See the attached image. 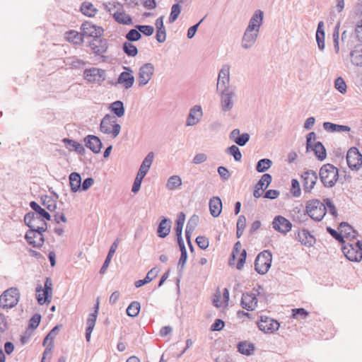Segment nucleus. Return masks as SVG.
Segmentation results:
<instances>
[{"instance_id":"bf43d9fd","label":"nucleus","mask_w":362,"mask_h":362,"mask_svg":"<svg viewBox=\"0 0 362 362\" xmlns=\"http://www.w3.org/2000/svg\"><path fill=\"white\" fill-rule=\"evenodd\" d=\"M141 34L136 28L131 29L125 35L126 39L129 42L138 41L141 38Z\"/></svg>"},{"instance_id":"6e6d98bb","label":"nucleus","mask_w":362,"mask_h":362,"mask_svg":"<svg viewBox=\"0 0 362 362\" xmlns=\"http://www.w3.org/2000/svg\"><path fill=\"white\" fill-rule=\"evenodd\" d=\"M36 293L44 292L47 296L48 293H52V284L49 278H47L45 282L44 288L41 285H37L35 289Z\"/></svg>"},{"instance_id":"39448f33","label":"nucleus","mask_w":362,"mask_h":362,"mask_svg":"<svg viewBox=\"0 0 362 362\" xmlns=\"http://www.w3.org/2000/svg\"><path fill=\"white\" fill-rule=\"evenodd\" d=\"M272 260V253L268 250L260 252L255 261V269L259 274H266L271 267Z\"/></svg>"},{"instance_id":"a19ab883","label":"nucleus","mask_w":362,"mask_h":362,"mask_svg":"<svg viewBox=\"0 0 362 362\" xmlns=\"http://www.w3.org/2000/svg\"><path fill=\"white\" fill-rule=\"evenodd\" d=\"M238 351L246 356H251L255 351L254 344L247 341H240L238 344Z\"/></svg>"},{"instance_id":"a211bd4d","label":"nucleus","mask_w":362,"mask_h":362,"mask_svg":"<svg viewBox=\"0 0 362 362\" xmlns=\"http://www.w3.org/2000/svg\"><path fill=\"white\" fill-rule=\"evenodd\" d=\"M230 82V67L228 65H224L220 70L218 76V81L216 85L217 90H221L228 86Z\"/></svg>"},{"instance_id":"2eb2a0df","label":"nucleus","mask_w":362,"mask_h":362,"mask_svg":"<svg viewBox=\"0 0 362 362\" xmlns=\"http://www.w3.org/2000/svg\"><path fill=\"white\" fill-rule=\"evenodd\" d=\"M260 330L266 333H272L279 329L280 324L275 320L267 317L261 316L260 320L257 323Z\"/></svg>"},{"instance_id":"09e8293b","label":"nucleus","mask_w":362,"mask_h":362,"mask_svg":"<svg viewBox=\"0 0 362 362\" xmlns=\"http://www.w3.org/2000/svg\"><path fill=\"white\" fill-rule=\"evenodd\" d=\"M65 63L66 65H69L71 68L76 69L83 68L86 64L85 62L76 58V57L66 58Z\"/></svg>"},{"instance_id":"412c9836","label":"nucleus","mask_w":362,"mask_h":362,"mask_svg":"<svg viewBox=\"0 0 362 362\" xmlns=\"http://www.w3.org/2000/svg\"><path fill=\"white\" fill-rule=\"evenodd\" d=\"M258 33L259 32L254 31L247 28L242 39V47L245 49L252 47L257 39Z\"/></svg>"},{"instance_id":"69168bd1","label":"nucleus","mask_w":362,"mask_h":362,"mask_svg":"<svg viewBox=\"0 0 362 362\" xmlns=\"http://www.w3.org/2000/svg\"><path fill=\"white\" fill-rule=\"evenodd\" d=\"M136 28L139 30L140 33H143L146 36H151L154 32V28L151 25H137Z\"/></svg>"},{"instance_id":"8fccbe9b","label":"nucleus","mask_w":362,"mask_h":362,"mask_svg":"<svg viewBox=\"0 0 362 362\" xmlns=\"http://www.w3.org/2000/svg\"><path fill=\"white\" fill-rule=\"evenodd\" d=\"M182 185V180L178 175H173L168 180L166 187L169 190H174Z\"/></svg>"},{"instance_id":"0eeeda50","label":"nucleus","mask_w":362,"mask_h":362,"mask_svg":"<svg viewBox=\"0 0 362 362\" xmlns=\"http://www.w3.org/2000/svg\"><path fill=\"white\" fill-rule=\"evenodd\" d=\"M346 162L351 170L358 171L362 167V154L356 147H351L346 153Z\"/></svg>"},{"instance_id":"72a5a7b5","label":"nucleus","mask_w":362,"mask_h":362,"mask_svg":"<svg viewBox=\"0 0 362 362\" xmlns=\"http://www.w3.org/2000/svg\"><path fill=\"white\" fill-rule=\"evenodd\" d=\"M118 247V239H117L111 245L109 252L107 253V255L105 258V260L102 266V267L100 269V274H103L105 273L107 267H109V264L110 263L111 259L112 256L114 255L117 248Z\"/></svg>"},{"instance_id":"9b49d317","label":"nucleus","mask_w":362,"mask_h":362,"mask_svg":"<svg viewBox=\"0 0 362 362\" xmlns=\"http://www.w3.org/2000/svg\"><path fill=\"white\" fill-rule=\"evenodd\" d=\"M154 66L152 63H146L139 70V86H144L151 79L154 74Z\"/></svg>"},{"instance_id":"4d7b16f0","label":"nucleus","mask_w":362,"mask_h":362,"mask_svg":"<svg viewBox=\"0 0 362 362\" xmlns=\"http://www.w3.org/2000/svg\"><path fill=\"white\" fill-rule=\"evenodd\" d=\"M180 12H181V7L180 6V4H178L177 2V4H173L171 8V12H170V16L168 18L169 23H174L178 18Z\"/></svg>"},{"instance_id":"338daca9","label":"nucleus","mask_w":362,"mask_h":362,"mask_svg":"<svg viewBox=\"0 0 362 362\" xmlns=\"http://www.w3.org/2000/svg\"><path fill=\"white\" fill-rule=\"evenodd\" d=\"M291 194L294 197H298L301 194L299 182L296 179L291 180Z\"/></svg>"},{"instance_id":"aec40b11","label":"nucleus","mask_w":362,"mask_h":362,"mask_svg":"<svg viewBox=\"0 0 362 362\" xmlns=\"http://www.w3.org/2000/svg\"><path fill=\"white\" fill-rule=\"evenodd\" d=\"M41 315L35 313L28 321V325L24 332V344L29 339L34 333V330L39 326L41 321Z\"/></svg>"},{"instance_id":"680f3d73","label":"nucleus","mask_w":362,"mask_h":362,"mask_svg":"<svg viewBox=\"0 0 362 362\" xmlns=\"http://www.w3.org/2000/svg\"><path fill=\"white\" fill-rule=\"evenodd\" d=\"M36 298L40 305L49 303L52 300V294L48 293L46 296L44 292L36 293Z\"/></svg>"},{"instance_id":"774afa93","label":"nucleus","mask_w":362,"mask_h":362,"mask_svg":"<svg viewBox=\"0 0 362 362\" xmlns=\"http://www.w3.org/2000/svg\"><path fill=\"white\" fill-rule=\"evenodd\" d=\"M59 325H56L54 327L51 331L48 333V334L46 336L43 341V345H45L47 341H50L49 343L53 344V340L55 338V337L57 335L59 332Z\"/></svg>"},{"instance_id":"5701e85b","label":"nucleus","mask_w":362,"mask_h":362,"mask_svg":"<svg viewBox=\"0 0 362 362\" xmlns=\"http://www.w3.org/2000/svg\"><path fill=\"white\" fill-rule=\"evenodd\" d=\"M85 145L94 153L100 152L103 144L100 139L95 135H88L84 138Z\"/></svg>"},{"instance_id":"603ef678","label":"nucleus","mask_w":362,"mask_h":362,"mask_svg":"<svg viewBox=\"0 0 362 362\" xmlns=\"http://www.w3.org/2000/svg\"><path fill=\"white\" fill-rule=\"evenodd\" d=\"M272 180V175L270 174L265 173L261 177L260 180L258 181L255 186L262 189V190H264L271 184Z\"/></svg>"},{"instance_id":"423d86ee","label":"nucleus","mask_w":362,"mask_h":362,"mask_svg":"<svg viewBox=\"0 0 362 362\" xmlns=\"http://www.w3.org/2000/svg\"><path fill=\"white\" fill-rule=\"evenodd\" d=\"M220 91V106L224 112L230 111L234 106L235 98L236 96L234 89L226 88Z\"/></svg>"},{"instance_id":"1a4fd4ad","label":"nucleus","mask_w":362,"mask_h":362,"mask_svg":"<svg viewBox=\"0 0 362 362\" xmlns=\"http://www.w3.org/2000/svg\"><path fill=\"white\" fill-rule=\"evenodd\" d=\"M45 230L41 229H30L26 232L24 238L26 239L28 244L33 245L34 247H40L45 242L42 233Z\"/></svg>"},{"instance_id":"ea45409f","label":"nucleus","mask_w":362,"mask_h":362,"mask_svg":"<svg viewBox=\"0 0 362 362\" xmlns=\"http://www.w3.org/2000/svg\"><path fill=\"white\" fill-rule=\"evenodd\" d=\"M113 18L119 24L132 25L133 23L132 18L123 11H116L113 14Z\"/></svg>"},{"instance_id":"5fc2aeb1","label":"nucleus","mask_w":362,"mask_h":362,"mask_svg":"<svg viewBox=\"0 0 362 362\" xmlns=\"http://www.w3.org/2000/svg\"><path fill=\"white\" fill-rule=\"evenodd\" d=\"M226 152L232 156L235 161H240L242 159V153L239 148L235 145H232L227 148Z\"/></svg>"},{"instance_id":"a18cd8bd","label":"nucleus","mask_w":362,"mask_h":362,"mask_svg":"<svg viewBox=\"0 0 362 362\" xmlns=\"http://www.w3.org/2000/svg\"><path fill=\"white\" fill-rule=\"evenodd\" d=\"M158 271L156 268L151 269L146 274L144 279L138 280L135 282V286L139 288L149 282H151L156 276Z\"/></svg>"},{"instance_id":"f704fd0d","label":"nucleus","mask_w":362,"mask_h":362,"mask_svg":"<svg viewBox=\"0 0 362 362\" xmlns=\"http://www.w3.org/2000/svg\"><path fill=\"white\" fill-rule=\"evenodd\" d=\"M30 206L33 209V211H30L29 213H33L34 215L40 216V217L47 220H51V215L45 211V209L42 208L37 202L34 201L31 202L30 203Z\"/></svg>"},{"instance_id":"13d9d810","label":"nucleus","mask_w":362,"mask_h":362,"mask_svg":"<svg viewBox=\"0 0 362 362\" xmlns=\"http://www.w3.org/2000/svg\"><path fill=\"white\" fill-rule=\"evenodd\" d=\"M42 205L49 211L52 212L57 209V203L55 200H53L50 197L45 196L42 198Z\"/></svg>"},{"instance_id":"c85d7f7f","label":"nucleus","mask_w":362,"mask_h":362,"mask_svg":"<svg viewBox=\"0 0 362 362\" xmlns=\"http://www.w3.org/2000/svg\"><path fill=\"white\" fill-rule=\"evenodd\" d=\"M185 221V214L183 212L179 213L177 220L175 221V233L177 236V243H184L182 239V228Z\"/></svg>"},{"instance_id":"864d4df0","label":"nucleus","mask_w":362,"mask_h":362,"mask_svg":"<svg viewBox=\"0 0 362 362\" xmlns=\"http://www.w3.org/2000/svg\"><path fill=\"white\" fill-rule=\"evenodd\" d=\"M272 165V161L269 158L260 159L256 165V170L259 173L267 171Z\"/></svg>"},{"instance_id":"f3484780","label":"nucleus","mask_w":362,"mask_h":362,"mask_svg":"<svg viewBox=\"0 0 362 362\" xmlns=\"http://www.w3.org/2000/svg\"><path fill=\"white\" fill-rule=\"evenodd\" d=\"M272 226L274 230L281 233L286 234L289 232L292 228V223L281 216H276L272 221Z\"/></svg>"},{"instance_id":"052dcab7","label":"nucleus","mask_w":362,"mask_h":362,"mask_svg":"<svg viewBox=\"0 0 362 362\" xmlns=\"http://www.w3.org/2000/svg\"><path fill=\"white\" fill-rule=\"evenodd\" d=\"M335 88L341 93L344 94L346 92V84L344 78L341 76L337 77L334 81Z\"/></svg>"},{"instance_id":"3c124183","label":"nucleus","mask_w":362,"mask_h":362,"mask_svg":"<svg viewBox=\"0 0 362 362\" xmlns=\"http://www.w3.org/2000/svg\"><path fill=\"white\" fill-rule=\"evenodd\" d=\"M141 309L140 303L137 301L132 302L127 308V314L128 316L135 317L138 316Z\"/></svg>"},{"instance_id":"de8ad7c7","label":"nucleus","mask_w":362,"mask_h":362,"mask_svg":"<svg viewBox=\"0 0 362 362\" xmlns=\"http://www.w3.org/2000/svg\"><path fill=\"white\" fill-rule=\"evenodd\" d=\"M178 245L180 247L181 255L178 262L177 267L179 270H182L187 259V252L184 243H179Z\"/></svg>"},{"instance_id":"393cba45","label":"nucleus","mask_w":362,"mask_h":362,"mask_svg":"<svg viewBox=\"0 0 362 362\" xmlns=\"http://www.w3.org/2000/svg\"><path fill=\"white\" fill-rule=\"evenodd\" d=\"M264 13L261 10H257L252 16L247 28L256 32H259L260 26L263 22Z\"/></svg>"},{"instance_id":"b1692460","label":"nucleus","mask_w":362,"mask_h":362,"mask_svg":"<svg viewBox=\"0 0 362 362\" xmlns=\"http://www.w3.org/2000/svg\"><path fill=\"white\" fill-rule=\"evenodd\" d=\"M229 138L237 145L240 146H244L249 141L250 136L247 133L240 134V131L239 129H234L230 133Z\"/></svg>"},{"instance_id":"bb28decb","label":"nucleus","mask_w":362,"mask_h":362,"mask_svg":"<svg viewBox=\"0 0 362 362\" xmlns=\"http://www.w3.org/2000/svg\"><path fill=\"white\" fill-rule=\"evenodd\" d=\"M222 209V202L221 199L218 197H213L209 200V211L211 215L216 218L218 217Z\"/></svg>"},{"instance_id":"a878e982","label":"nucleus","mask_w":362,"mask_h":362,"mask_svg":"<svg viewBox=\"0 0 362 362\" xmlns=\"http://www.w3.org/2000/svg\"><path fill=\"white\" fill-rule=\"evenodd\" d=\"M298 240L301 243V244L310 247L313 246L315 243V239L313 235H312L308 230L303 229L299 231L297 235Z\"/></svg>"},{"instance_id":"58836bf2","label":"nucleus","mask_w":362,"mask_h":362,"mask_svg":"<svg viewBox=\"0 0 362 362\" xmlns=\"http://www.w3.org/2000/svg\"><path fill=\"white\" fill-rule=\"evenodd\" d=\"M69 183L73 192H76L81 188V177L79 173L74 172L69 175Z\"/></svg>"},{"instance_id":"f03ea898","label":"nucleus","mask_w":362,"mask_h":362,"mask_svg":"<svg viewBox=\"0 0 362 362\" xmlns=\"http://www.w3.org/2000/svg\"><path fill=\"white\" fill-rule=\"evenodd\" d=\"M305 213L314 221H320L327 213L326 206L324 202L314 199L307 202Z\"/></svg>"},{"instance_id":"cd10ccee","label":"nucleus","mask_w":362,"mask_h":362,"mask_svg":"<svg viewBox=\"0 0 362 362\" xmlns=\"http://www.w3.org/2000/svg\"><path fill=\"white\" fill-rule=\"evenodd\" d=\"M171 228V221L168 218H163L160 221L157 233L158 236L164 238H165L170 232Z\"/></svg>"},{"instance_id":"49530a36","label":"nucleus","mask_w":362,"mask_h":362,"mask_svg":"<svg viewBox=\"0 0 362 362\" xmlns=\"http://www.w3.org/2000/svg\"><path fill=\"white\" fill-rule=\"evenodd\" d=\"M122 50L128 57H135L138 54L137 47L132 42H124L122 45Z\"/></svg>"},{"instance_id":"dca6fc26","label":"nucleus","mask_w":362,"mask_h":362,"mask_svg":"<svg viewBox=\"0 0 362 362\" xmlns=\"http://www.w3.org/2000/svg\"><path fill=\"white\" fill-rule=\"evenodd\" d=\"M123 68L127 71H123L119 74L117 83L122 84L125 89H129L133 86L135 81L132 74L133 71L129 66H124Z\"/></svg>"},{"instance_id":"7c9ffc66","label":"nucleus","mask_w":362,"mask_h":362,"mask_svg":"<svg viewBox=\"0 0 362 362\" xmlns=\"http://www.w3.org/2000/svg\"><path fill=\"white\" fill-rule=\"evenodd\" d=\"M351 63L357 66H362V45H356L350 53Z\"/></svg>"},{"instance_id":"c756f323","label":"nucleus","mask_w":362,"mask_h":362,"mask_svg":"<svg viewBox=\"0 0 362 362\" xmlns=\"http://www.w3.org/2000/svg\"><path fill=\"white\" fill-rule=\"evenodd\" d=\"M62 141L65 144L66 148H68L69 150H70V151L74 150L76 152H77L78 154H81V155L85 154L86 149L84 148L83 145L81 144L80 143H78L74 140L68 139V138L64 139L62 140Z\"/></svg>"},{"instance_id":"473e14b6","label":"nucleus","mask_w":362,"mask_h":362,"mask_svg":"<svg viewBox=\"0 0 362 362\" xmlns=\"http://www.w3.org/2000/svg\"><path fill=\"white\" fill-rule=\"evenodd\" d=\"M66 39L69 42L80 45L84 41V37L81 32L78 33L76 30H71L65 33Z\"/></svg>"},{"instance_id":"c9c22d12","label":"nucleus","mask_w":362,"mask_h":362,"mask_svg":"<svg viewBox=\"0 0 362 362\" xmlns=\"http://www.w3.org/2000/svg\"><path fill=\"white\" fill-rule=\"evenodd\" d=\"M99 298L97 299L95 304L94 305V311L93 313L89 314L88 319L86 320V325H87V329H92L93 330L95 327V325L97 320L98 314L99 311Z\"/></svg>"},{"instance_id":"2f4dec72","label":"nucleus","mask_w":362,"mask_h":362,"mask_svg":"<svg viewBox=\"0 0 362 362\" xmlns=\"http://www.w3.org/2000/svg\"><path fill=\"white\" fill-rule=\"evenodd\" d=\"M310 151H313L317 158L322 161L327 157V151L324 145L320 141L315 142L310 148Z\"/></svg>"},{"instance_id":"4be33fe9","label":"nucleus","mask_w":362,"mask_h":362,"mask_svg":"<svg viewBox=\"0 0 362 362\" xmlns=\"http://www.w3.org/2000/svg\"><path fill=\"white\" fill-rule=\"evenodd\" d=\"M203 115L202 109L200 105H194L189 110L187 119L186 126L190 127L197 124Z\"/></svg>"},{"instance_id":"6e6552de","label":"nucleus","mask_w":362,"mask_h":362,"mask_svg":"<svg viewBox=\"0 0 362 362\" xmlns=\"http://www.w3.org/2000/svg\"><path fill=\"white\" fill-rule=\"evenodd\" d=\"M47 220L40 217V216L34 215L33 213H27L24 216V224L28 226L30 229H41L42 230H47Z\"/></svg>"},{"instance_id":"6ab92c4d","label":"nucleus","mask_w":362,"mask_h":362,"mask_svg":"<svg viewBox=\"0 0 362 362\" xmlns=\"http://www.w3.org/2000/svg\"><path fill=\"white\" fill-rule=\"evenodd\" d=\"M88 47L96 55L104 54L108 48L107 40L100 38V37L93 39L89 42Z\"/></svg>"},{"instance_id":"37998d69","label":"nucleus","mask_w":362,"mask_h":362,"mask_svg":"<svg viewBox=\"0 0 362 362\" xmlns=\"http://www.w3.org/2000/svg\"><path fill=\"white\" fill-rule=\"evenodd\" d=\"M110 109L111 112L118 117L124 116L125 112L124 104L120 100H117L112 103L110 106Z\"/></svg>"},{"instance_id":"20e7f679","label":"nucleus","mask_w":362,"mask_h":362,"mask_svg":"<svg viewBox=\"0 0 362 362\" xmlns=\"http://www.w3.org/2000/svg\"><path fill=\"white\" fill-rule=\"evenodd\" d=\"M21 293L18 288H10L4 291L0 296V307L4 309H11L15 307L19 301Z\"/></svg>"},{"instance_id":"c03bdc74","label":"nucleus","mask_w":362,"mask_h":362,"mask_svg":"<svg viewBox=\"0 0 362 362\" xmlns=\"http://www.w3.org/2000/svg\"><path fill=\"white\" fill-rule=\"evenodd\" d=\"M81 11L86 16L93 17L97 13L98 10L91 3L85 1L81 4Z\"/></svg>"},{"instance_id":"f257e3e1","label":"nucleus","mask_w":362,"mask_h":362,"mask_svg":"<svg viewBox=\"0 0 362 362\" xmlns=\"http://www.w3.org/2000/svg\"><path fill=\"white\" fill-rule=\"evenodd\" d=\"M319 177L325 187L332 188L339 180V170L332 164H324L320 168Z\"/></svg>"},{"instance_id":"4c0bfd02","label":"nucleus","mask_w":362,"mask_h":362,"mask_svg":"<svg viewBox=\"0 0 362 362\" xmlns=\"http://www.w3.org/2000/svg\"><path fill=\"white\" fill-rule=\"evenodd\" d=\"M324 129L329 132H349L350 127L346 125H340L334 124L329 122H325L323 123Z\"/></svg>"},{"instance_id":"0e129e2a","label":"nucleus","mask_w":362,"mask_h":362,"mask_svg":"<svg viewBox=\"0 0 362 362\" xmlns=\"http://www.w3.org/2000/svg\"><path fill=\"white\" fill-rule=\"evenodd\" d=\"M309 313L304 308H294L292 309V316L293 318L298 319H305L308 316Z\"/></svg>"},{"instance_id":"9d476101","label":"nucleus","mask_w":362,"mask_h":362,"mask_svg":"<svg viewBox=\"0 0 362 362\" xmlns=\"http://www.w3.org/2000/svg\"><path fill=\"white\" fill-rule=\"evenodd\" d=\"M317 174L313 170H307L301 175L303 188L305 192H311L317 181Z\"/></svg>"},{"instance_id":"7ed1b4c3","label":"nucleus","mask_w":362,"mask_h":362,"mask_svg":"<svg viewBox=\"0 0 362 362\" xmlns=\"http://www.w3.org/2000/svg\"><path fill=\"white\" fill-rule=\"evenodd\" d=\"M100 129L103 133L111 134L113 138H116L120 133L121 126L117 123L114 116L107 114L100 122Z\"/></svg>"},{"instance_id":"4468645a","label":"nucleus","mask_w":362,"mask_h":362,"mask_svg":"<svg viewBox=\"0 0 362 362\" xmlns=\"http://www.w3.org/2000/svg\"><path fill=\"white\" fill-rule=\"evenodd\" d=\"M103 31L101 27H98L89 21L84 22L81 26V32L83 37H91L94 39L100 37Z\"/></svg>"},{"instance_id":"f8f14e48","label":"nucleus","mask_w":362,"mask_h":362,"mask_svg":"<svg viewBox=\"0 0 362 362\" xmlns=\"http://www.w3.org/2000/svg\"><path fill=\"white\" fill-rule=\"evenodd\" d=\"M83 76L89 82L100 83L105 80V71L103 69L93 67L86 69Z\"/></svg>"},{"instance_id":"e2e57ef3","label":"nucleus","mask_w":362,"mask_h":362,"mask_svg":"<svg viewBox=\"0 0 362 362\" xmlns=\"http://www.w3.org/2000/svg\"><path fill=\"white\" fill-rule=\"evenodd\" d=\"M324 204L326 206L327 211L328 210L329 213L334 217H337L338 215L337 210L332 201L330 199L327 198L324 199Z\"/></svg>"},{"instance_id":"79ce46f5","label":"nucleus","mask_w":362,"mask_h":362,"mask_svg":"<svg viewBox=\"0 0 362 362\" xmlns=\"http://www.w3.org/2000/svg\"><path fill=\"white\" fill-rule=\"evenodd\" d=\"M339 230L341 234H344L347 238H355L357 232L347 223L341 222L339 224Z\"/></svg>"},{"instance_id":"ddd939ff","label":"nucleus","mask_w":362,"mask_h":362,"mask_svg":"<svg viewBox=\"0 0 362 362\" xmlns=\"http://www.w3.org/2000/svg\"><path fill=\"white\" fill-rule=\"evenodd\" d=\"M256 291L257 293L251 291L243 293L240 302L243 308L248 311H252L256 308L258 302L257 295L259 293L258 291Z\"/></svg>"},{"instance_id":"e433bc0d","label":"nucleus","mask_w":362,"mask_h":362,"mask_svg":"<svg viewBox=\"0 0 362 362\" xmlns=\"http://www.w3.org/2000/svg\"><path fill=\"white\" fill-rule=\"evenodd\" d=\"M99 298L97 299L95 304L94 305V311L93 313L89 314L88 319L86 320V325H87V329H92L93 330L95 327V325L97 320L98 314L99 311Z\"/></svg>"}]
</instances>
